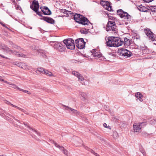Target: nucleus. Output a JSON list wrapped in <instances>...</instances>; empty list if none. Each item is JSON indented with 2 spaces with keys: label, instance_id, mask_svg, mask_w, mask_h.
<instances>
[{
  "label": "nucleus",
  "instance_id": "nucleus-1",
  "mask_svg": "<svg viewBox=\"0 0 156 156\" xmlns=\"http://www.w3.org/2000/svg\"><path fill=\"white\" fill-rule=\"evenodd\" d=\"M74 19L77 22L80 23L84 25H92L88 19L80 14H76L74 16Z\"/></svg>",
  "mask_w": 156,
  "mask_h": 156
},
{
  "label": "nucleus",
  "instance_id": "nucleus-2",
  "mask_svg": "<svg viewBox=\"0 0 156 156\" xmlns=\"http://www.w3.org/2000/svg\"><path fill=\"white\" fill-rule=\"evenodd\" d=\"M117 14L121 18L126 20L127 22L125 23L127 25L132 22V17L127 12L120 9L117 11Z\"/></svg>",
  "mask_w": 156,
  "mask_h": 156
},
{
  "label": "nucleus",
  "instance_id": "nucleus-3",
  "mask_svg": "<svg viewBox=\"0 0 156 156\" xmlns=\"http://www.w3.org/2000/svg\"><path fill=\"white\" fill-rule=\"evenodd\" d=\"M106 30L114 34L117 33V29L114 21L109 20L108 21L106 26Z\"/></svg>",
  "mask_w": 156,
  "mask_h": 156
},
{
  "label": "nucleus",
  "instance_id": "nucleus-4",
  "mask_svg": "<svg viewBox=\"0 0 156 156\" xmlns=\"http://www.w3.org/2000/svg\"><path fill=\"white\" fill-rule=\"evenodd\" d=\"M30 8L35 11L37 14L42 17H43L41 14V12L38 11L39 4L37 1L34 0L32 4L30 6Z\"/></svg>",
  "mask_w": 156,
  "mask_h": 156
},
{
  "label": "nucleus",
  "instance_id": "nucleus-5",
  "mask_svg": "<svg viewBox=\"0 0 156 156\" xmlns=\"http://www.w3.org/2000/svg\"><path fill=\"white\" fill-rule=\"evenodd\" d=\"M63 43L68 49L73 50L75 48L74 40L71 38H69L63 41Z\"/></svg>",
  "mask_w": 156,
  "mask_h": 156
},
{
  "label": "nucleus",
  "instance_id": "nucleus-6",
  "mask_svg": "<svg viewBox=\"0 0 156 156\" xmlns=\"http://www.w3.org/2000/svg\"><path fill=\"white\" fill-rule=\"evenodd\" d=\"M144 31L145 33L150 40L152 41L156 40V37H155L154 34L151 31L150 29L146 28L144 29Z\"/></svg>",
  "mask_w": 156,
  "mask_h": 156
},
{
  "label": "nucleus",
  "instance_id": "nucleus-7",
  "mask_svg": "<svg viewBox=\"0 0 156 156\" xmlns=\"http://www.w3.org/2000/svg\"><path fill=\"white\" fill-rule=\"evenodd\" d=\"M75 43L76 47L80 49H83L85 46V42L82 38H80L76 40Z\"/></svg>",
  "mask_w": 156,
  "mask_h": 156
},
{
  "label": "nucleus",
  "instance_id": "nucleus-8",
  "mask_svg": "<svg viewBox=\"0 0 156 156\" xmlns=\"http://www.w3.org/2000/svg\"><path fill=\"white\" fill-rule=\"evenodd\" d=\"M54 48L58 51L60 52L64 51L65 50V48L64 45L59 42H56L54 44Z\"/></svg>",
  "mask_w": 156,
  "mask_h": 156
},
{
  "label": "nucleus",
  "instance_id": "nucleus-9",
  "mask_svg": "<svg viewBox=\"0 0 156 156\" xmlns=\"http://www.w3.org/2000/svg\"><path fill=\"white\" fill-rule=\"evenodd\" d=\"M114 47H118L123 44V41L119 37H113Z\"/></svg>",
  "mask_w": 156,
  "mask_h": 156
},
{
  "label": "nucleus",
  "instance_id": "nucleus-10",
  "mask_svg": "<svg viewBox=\"0 0 156 156\" xmlns=\"http://www.w3.org/2000/svg\"><path fill=\"white\" fill-rule=\"evenodd\" d=\"M120 55L126 58L130 57L132 55V53L126 49L122 48L120 49Z\"/></svg>",
  "mask_w": 156,
  "mask_h": 156
},
{
  "label": "nucleus",
  "instance_id": "nucleus-11",
  "mask_svg": "<svg viewBox=\"0 0 156 156\" xmlns=\"http://www.w3.org/2000/svg\"><path fill=\"white\" fill-rule=\"evenodd\" d=\"M101 4L106 10L109 11H112V6L110 5V3L108 2L102 1L101 2Z\"/></svg>",
  "mask_w": 156,
  "mask_h": 156
},
{
  "label": "nucleus",
  "instance_id": "nucleus-12",
  "mask_svg": "<svg viewBox=\"0 0 156 156\" xmlns=\"http://www.w3.org/2000/svg\"><path fill=\"white\" fill-rule=\"evenodd\" d=\"M144 122L135 123L133 125V128L135 132H140L141 131V126Z\"/></svg>",
  "mask_w": 156,
  "mask_h": 156
},
{
  "label": "nucleus",
  "instance_id": "nucleus-13",
  "mask_svg": "<svg viewBox=\"0 0 156 156\" xmlns=\"http://www.w3.org/2000/svg\"><path fill=\"white\" fill-rule=\"evenodd\" d=\"M91 52L92 53V55L94 57L101 58L100 59L102 60H104L105 59V58L102 57L101 54L99 52H96V49H95L92 50Z\"/></svg>",
  "mask_w": 156,
  "mask_h": 156
},
{
  "label": "nucleus",
  "instance_id": "nucleus-14",
  "mask_svg": "<svg viewBox=\"0 0 156 156\" xmlns=\"http://www.w3.org/2000/svg\"><path fill=\"white\" fill-rule=\"evenodd\" d=\"M16 65L18 67L25 70H30L31 68L26 65L25 63L22 62H19L17 63Z\"/></svg>",
  "mask_w": 156,
  "mask_h": 156
},
{
  "label": "nucleus",
  "instance_id": "nucleus-15",
  "mask_svg": "<svg viewBox=\"0 0 156 156\" xmlns=\"http://www.w3.org/2000/svg\"><path fill=\"white\" fill-rule=\"evenodd\" d=\"M54 145L55 146L58 148L60 150L62 151L63 152V153L65 154L67 156H69V153L63 147L60 146L58 144L54 142Z\"/></svg>",
  "mask_w": 156,
  "mask_h": 156
},
{
  "label": "nucleus",
  "instance_id": "nucleus-16",
  "mask_svg": "<svg viewBox=\"0 0 156 156\" xmlns=\"http://www.w3.org/2000/svg\"><path fill=\"white\" fill-rule=\"evenodd\" d=\"M42 12L45 15H49L51 13L50 10L47 7H44L43 8H41Z\"/></svg>",
  "mask_w": 156,
  "mask_h": 156
},
{
  "label": "nucleus",
  "instance_id": "nucleus-17",
  "mask_svg": "<svg viewBox=\"0 0 156 156\" xmlns=\"http://www.w3.org/2000/svg\"><path fill=\"white\" fill-rule=\"evenodd\" d=\"M133 43V41L132 40H130L129 39L126 37H125L124 38V41H123V44L126 47L129 46Z\"/></svg>",
  "mask_w": 156,
  "mask_h": 156
},
{
  "label": "nucleus",
  "instance_id": "nucleus-18",
  "mask_svg": "<svg viewBox=\"0 0 156 156\" xmlns=\"http://www.w3.org/2000/svg\"><path fill=\"white\" fill-rule=\"evenodd\" d=\"M41 19L51 24H53L55 23V21L52 18L48 17H42V18H41Z\"/></svg>",
  "mask_w": 156,
  "mask_h": 156
},
{
  "label": "nucleus",
  "instance_id": "nucleus-19",
  "mask_svg": "<svg viewBox=\"0 0 156 156\" xmlns=\"http://www.w3.org/2000/svg\"><path fill=\"white\" fill-rule=\"evenodd\" d=\"M113 40V37H108L106 41L107 45L110 47H114Z\"/></svg>",
  "mask_w": 156,
  "mask_h": 156
},
{
  "label": "nucleus",
  "instance_id": "nucleus-20",
  "mask_svg": "<svg viewBox=\"0 0 156 156\" xmlns=\"http://www.w3.org/2000/svg\"><path fill=\"white\" fill-rule=\"evenodd\" d=\"M72 74L76 76L78 78L79 80L80 81H83L84 80L83 78L82 75L78 72L76 71H73L72 72Z\"/></svg>",
  "mask_w": 156,
  "mask_h": 156
},
{
  "label": "nucleus",
  "instance_id": "nucleus-21",
  "mask_svg": "<svg viewBox=\"0 0 156 156\" xmlns=\"http://www.w3.org/2000/svg\"><path fill=\"white\" fill-rule=\"evenodd\" d=\"M0 48L3 50L6 51L7 52L10 53L13 52V51L11 50L6 45L4 44H2L0 45Z\"/></svg>",
  "mask_w": 156,
  "mask_h": 156
},
{
  "label": "nucleus",
  "instance_id": "nucleus-22",
  "mask_svg": "<svg viewBox=\"0 0 156 156\" xmlns=\"http://www.w3.org/2000/svg\"><path fill=\"white\" fill-rule=\"evenodd\" d=\"M24 125L27 128H28L30 129L32 131L35 133V134H37L38 136H40V134L38 132L37 130H35L31 128L27 124V123L23 122V123Z\"/></svg>",
  "mask_w": 156,
  "mask_h": 156
},
{
  "label": "nucleus",
  "instance_id": "nucleus-23",
  "mask_svg": "<svg viewBox=\"0 0 156 156\" xmlns=\"http://www.w3.org/2000/svg\"><path fill=\"white\" fill-rule=\"evenodd\" d=\"M46 69L43 68H38L36 71V73L38 75H40L42 73L43 74H44V72H45Z\"/></svg>",
  "mask_w": 156,
  "mask_h": 156
},
{
  "label": "nucleus",
  "instance_id": "nucleus-24",
  "mask_svg": "<svg viewBox=\"0 0 156 156\" xmlns=\"http://www.w3.org/2000/svg\"><path fill=\"white\" fill-rule=\"evenodd\" d=\"M137 8L140 11L142 12H146L148 10L147 8L142 5H139L137 7Z\"/></svg>",
  "mask_w": 156,
  "mask_h": 156
},
{
  "label": "nucleus",
  "instance_id": "nucleus-25",
  "mask_svg": "<svg viewBox=\"0 0 156 156\" xmlns=\"http://www.w3.org/2000/svg\"><path fill=\"white\" fill-rule=\"evenodd\" d=\"M63 106L66 107L65 109L66 110H68L69 109L72 112H73L75 114H79V112L78 111L76 110L73 109L72 108H70L65 105H63Z\"/></svg>",
  "mask_w": 156,
  "mask_h": 156
},
{
  "label": "nucleus",
  "instance_id": "nucleus-26",
  "mask_svg": "<svg viewBox=\"0 0 156 156\" xmlns=\"http://www.w3.org/2000/svg\"><path fill=\"white\" fill-rule=\"evenodd\" d=\"M80 95L81 96L80 98L82 100L85 101L87 99V95L85 93L81 92L80 93Z\"/></svg>",
  "mask_w": 156,
  "mask_h": 156
},
{
  "label": "nucleus",
  "instance_id": "nucleus-27",
  "mask_svg": "<svg viewBox=\"0 0 156 156\" xmlns=\"http://www.w3.org/2000/svg\"><path fill=\"white\" fill-rule=\"evenodd\" d=\"M133 42H136V41H139L140 40V36L136 34H133Z\"/></svg>",
  "mask_w": 156,
  "mask_h": 156
},
{
  "label": "nucleus",
  "instance_id": "nucleus-28",
  "mask_svg": "<svg viewBox=\"0 0 156 156\" xmlns=\"http://www.w3.org/2000/svg\"><path fill=\"white\" fill-rule=\"evenodd\" d=\"M37 51L38 52V54L40 55H41L44 58L46 57V52L42 50H37Z\"/></svg>",
  "mask_w": 156,
  "mask_h": 156
},
{
  "label": "nucleus",
  "instance_id": "nucleus-29",
  "mask_svg": "<svg viewBox=\"0 0 156 156\" xmlns=\"http://www.w3.org/2000/svg\"><path fill=\"white\" fill-rule=\"evenodd\" d=\"M135 96L140 101L142 102L143 101V95L140 92L136 93Z\"/></svg>",
  "mask_w": 156,
  "mask_h": 156
},
{
  "label": "nucleus",
  "instance_id": "nucleus-30",
  "mask_svg": "<svg viewBox=\"0 0 156 156\" xmlns=\"http://www.w3.org/2000/svg\"><path fill=\"white\" fill-rule=\"evenodd\" d=\"M13 52L12 53H13L14 54L16 55L19 57H22L23 58L26 57V55L23 53H20L19 52H17L16 51H13Z\"/></svg>",
  "mask_w": 156,
  "mask_h": 156
},
{
  "label": "nucleus",
  "instance_id": "nucleus-31",
  "mask_svg": "<svg viewBox=\"0 0 156 156\" xmlns=\"http://www.w3.org/2000/svg\"><path fill=\"white\" fill-rule=\"evenodd\" d=\"M44 74L46 75L47 76H55L52 74V73L50 71H49L48 70L46 69L45 72H44Z\"/></svg>",
  "mask_w": 156,
  "mask_h": 156
},
{
  "label": "nucleus",
  "instance_id": "nucleus-32",
  "mask_svg": "<svg viewBox=\"0 0 156 156\" xmlns=\"http://www.w3.org/2000/svg\"><path fill=\"white\" fill-rule=\"evenodd\" d=\"M61 12L63 13L64 14H66V15H68L69 13L70 12L66 10L65 9H62L61 10Z\"/></svg>",
  "mask_w": 156,
  "mask_h": 156
},
{
  "label": "nucleus",
  "instance_id": "nucleus-33",
  "mask_svg": "<svg viewBox=\"0 0 156 156\" xmlns=\"http://www.w3.org/2000/svg\"><path fill=\"white\" fill-rule=\"evenodd\" d=\"M88 150L90 151L92 153L94 154L96 156H100L99 154H98L97 153H95L94 151L90 149V148H88L87 147Z\"/></svg>",
  "mask_w": 156,
  "mask_h": 156
},
{
  "label": "nucleus",
  "instance_id": "nucleus-34",
  "mask_svg": "<svg viewBox=\"0 0 156 156\" xmlns=\"http://www.w3.org/2000/svg\"><path fill=\"white\" fill-rule=\"evenodd\" d=\"M19 90H20V91H22L24 93H27L29 94H31V93L30 91H29L28 90H23V89H21V88H19Z\"/></svg>",
  "mask_w": 156,
  "mask_h": 156
},
{
  "label": "nucleus",
  "instance_id": "nucleus-35",
  "mask_svg": "<svg viewBox=\"0 0 156 156\" xmlns=\"http://www.w3.org/2000/svg\"><path fill=\"white\" fill-rule=\"evenodd\" d=\"M11 106H12L13 107H15V108H17L19 110L21 111H22L23 112H25L24 111V110L22 108H21L19 107H18L15 105H14L13 104H11Z\"/></svg>",
  "mask_w": 156,
  "mask_h": 156
},
{
  "label": "nucleus",
  "instance_id": "nucleus-36",
  "mask_svg": "<svg viewBox=\"0 0 156 156\" xmlns=\"http://www.w3.org/2000/svg\"><path fill=\"white\" fill-rule=\"evenodd\" d=\"M151 10L152 12H156V6H154L151 7Z\"/></svg>",
  "mask_w": 156,
  "mask_h": 156
},
{
  "label": "nucleus",
  "instance_id": "nucleus-37",
  "mask_svg": "<svg viewBox=\"0 0 156 156\" xmlns=\"http://www.w3.org/2000/svg\"><path fill=\"white\" fill-rule=\"evenodd\" d=\"M10 85H12V87L14 89H17L19 90V88H20L18 87L16 85L12 84V83H11L10 84Z\"/></svg>",
  "mask_w": 156,
  "mask_h": 156
},
{
  "label": "nucleus",
  "instance_id": "nucleus-38",
  "mask_svg": "<svg viewBox=\"0 0 156 156\" xmlns=\"http://www.w3.org/2000/svg\"><path fill=\"white\" fill-rule=\"evenodd\" d=\"M118 135V134L117 132L115 131L113 132V137L115 138L116 137H117V136Z\"/></svg>",
  "mask_w": 156,
  "mask_h": 156
},
{
  "label": "nucleus",
  "instance_id": "nucleus-39",
  "mask_svg": "<svg viewBox=\"0 0 156 156\" xmlns=\"http://www.w3.org/2000/svg\"><path fill=\"white\" fill-rule=\"evenodd\" d=\"M7 115H9V116L10 117H12L13 118V119L15 120H16L17 121V122H20V121L18 120H17V119H16L14 117H13V116H12V115H10V114H7Z\"/></svg>",
  "mask_w": 156,
  "mask_h": 156
},
{
  "label": "nucleus",
  "instance_id": "nucleus-40",
  "mask_svg": "<svg viewBox=\"0 0 156 156\" xmlns=\"http://www.w3.org/2000/svg\"><path fill=\"white\" fill-rule=\"evenodd\" d=\"M13 47V48H17L18 49H19L20 48V47L16 45H14V46Z\"/></svg>",
  "mask_w": 156,
  "mask_h": 156
},
{
  "label": "nucleus",
  "instance_id": "nucleus-41",
  "mask_svg": "<svg viewBox=\"0 0 156 156\" xmlns=\"http://www.w3.org/2000/svg\"><path fill=\"white\" fill-rule=\"evenodd\" d=\"M5 103L7 104L10 105L11 106V104H12L10 102H9V101H6V100L5 101Z\"/></svg>",
  "mask_w": 156,
  "mask_h": 156
},
{
  "label": "nucleus",
  "instance_id": "nucleus-42",
  "mask_svg": "<svg viewBox=\"0 0 156 156\" xmlns=\"http://www.w3.org/2000/svg\"><path fill=\"white\" fill-rule=\"evenodd\" d=\"M80 32L82 34H86L87 32V31L86 30H80Z\"/></svg>",
  "mask_w": 156,
  "mask_h": 156
},
{
  "label": "nucleus",
  "instance_id": "nucleus-43",
  "mask_svg": "<svg viewBox=\"0 0 156 156\" xmlns=\"http://www.w3.org/2000/svg\"><path fill=\"white\" fill-rule=\"evenodd\" d=\"M0 56H1V57H2V58H5L6 59H8V58H7V57H5L4 56H3V55H0Z\"/></svg>",
  "mask_w": 156,
  "mask_h": 156
},
{
  "label": "nucleus",
  "instance_id": "nucleus-44",
  "mask_svg": "<svg viewBox=\"0 0 156 156\" xmlns=\"http://www.w3.org/2000/svg\"><path fill=\"white\" fill-rule=\"evenodd\" d=\"M6 12L7 13H8L9 15H10V16H11V17H12V16L11 15V12H9L8 11V10H7V11H6Z\"/></svg>",
  "mask_w": 156,
  "mask_h": 156
},
{
  "label": "nucleus",
  "instance_id": "nucleus-45",
  "mask_svg": "<svg viewBox=\"0 0 156 156\" xmlns=\"http://www.w3.org/2000/svg\"><path fill=\"white\" fill-rule=\"evenodd\" d=\"M103 126L107 128V124L106 123H104L103 124Z\"/></svg>",
  "mask_w": 156,
  "mask_h": 156
},
{
  "label": "nucleus",
  "instance_id": "nucleus-46",
  "mask_svg": "<svg viewBox=\"0 0 156 156\" xmlns=\"http://www.w3.org/2000/svg\"><path fill=\"white\" fill-rule=\"evenodd\" d=\"M142 153L144 155H145L146 154V153L145 151H141Z\"/></svg>",
  "mask_w": 156,
  "mask_h": 156
},
{
  "label": "nucleus",
  "instance_id": "nucleus-47",
  "mask_svg": "<svg viewBox=\"0 0 156 156\" xmlns=\"http://www.w3.org/2000/svg\"><path fill=\"white\" fill-rule=\"evenodd\" d=\"M4 82H5V83H7V84H8L9 85H10V84L11 83H10V82H8L7 81H5L4 80V81H3Z\"/></svg>",
  "mask_w": 156,
  "mask_h": 156
},
{
  "label": "nucleus",
  "instance_id": "nucleus-48",
  "mask_svg": "<svg viewBox=\"0 0 156 156\" xmlns=\"http://www.w3.org/2000/svg\"><path fill=\"white\" fill-rule=\"evenodd\" d=\"M24 111L25 112H23L25 114H27V115L29 114V113L27 112L25 110H24Z\"/></svg>",
  "mask_w": 156,
  "mask_h": 156
},
{
  "label": "nucleus",
  "instance_id": "nucleus-49",
  "mask_svg": "<svg viewBox=\"0 0 156 156\" xmlns=\"http://www.w3.org/2000/svg\"><path fill=\"white\" fill-rule=\"evenodd\" d=\"M78 140L80 142H82L81 140L79 139L78 138Z\"/></svg>",
  "mask_w": 156,
  "mask_h": 156
},
{
  "label": "nucleus",
  "instance_id": "nucleus-50",
  "mask_svg": "<svg viewBox=\"0 0 156 156\" xmlns=\"http://www.w3.org/2000/svg\"><path fill=\"white\" fill-rule=\"evenodd\" d=\"M77 61L76 60H73V62H75V63H76V62Z\"/></svg>",
  "mask_w": 156,
  "mask_h": 156
},
{
  "label": "nucleus",
  "instance_id": "nucleus-51",
  "mask_svg": "<svg viewBox=\"0 0 156 156\" xmlns=\"http://www.w3.org/2000/svg\"><path fill=\"white\" fill-rule=\"evenodd\" d=\"M0 81H4V80L3 79H2L0 78Z\"/></svg>",
  "mask_w": 156,
  "mask_h": 156
},
{
  "label": "nucleus",
  "instance_id": "nucleus-52",
  "mask_svg": "<svg viewBox=\"0 0 156 156\" xmlns=\"http://www.w3.org/2000/svg\"><path fill=\"white\" fill-rule=\"evenodd\" d=\"M32 136L34 137L36 139V140H39L38 138H36L35 137H34V136Z\"/></svg>",
  "mask_w": 156,
  "mask_h": 156
},
{
  "label": "nucleus",
  "instance_id": "nucleus-53",
  "mask_svg": "<svg viewBox=\"0 0 156 156\" xmlns=\"http://www.w3.org/2000/svg\"><path fill=\"white\" fill-rule=\"evenodd\" d=\"M2 24V25L3 26V27H5V24H2H2Z\"/></svg>",
  "mask_w": 156,
  "mask_h": 156
},
{
  "label": "nucleus",
  "instance_id": "nucleus-54",
  "mask_svg": "<svg viewBox=\"0 0 156 156\" xmlns=\"http://www.w3.org/2000/svg\"><path fill=\"white\" fill-rule=\"evenodd\" d=\"M15 1L14 0L13 1V3H15Z\"/></svg>",
  "mask_w": 156,
  "mask_h": 156
},
{
  "label": "nucleus",
  "instance_id": "nucleus-55",
  "mask_svg": "<svg viewBox=\"0 0 156 156\" xmlns=\"http://www.w3.org/2000/svg\"><path fill=\"white\" fill-rule=\"evenodd\" d=\"M0 24H2V23L0 22Z\"/></svg>",
  "mask_w": 156,
  "mask_h": 156
},
{
  "label": "nucleus",
  "instance_id": "nucleus-56",
  "mask_svg": "<svg viewBox=\"0 0 156 156\" xmlns=\"http://www.w3.org/2000/svg\"><path fill=\"white\" fill-rule=\"evenodd\" d=\"M12 44V42H11V44Z\"/></svg>",
  "mask_w": 156,
  "mask_h": 156
},
{
  "label": "nucleus",
  "instance_id": "nucleus-57",
  "mask_svg": "<svg viewBox=\"0 0 156 156\" xmlns=\"http://www.w3.org/2000/svg\"><path fill=\"white\" fill-rule=\"evenodd\" d=\"M0 156H4L3 155H0Z\"/></svg>",
  "mask_w": 156,
  "mask_h": 156
}]
</instances>
